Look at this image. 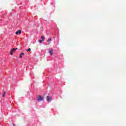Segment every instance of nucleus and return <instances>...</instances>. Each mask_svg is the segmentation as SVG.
Segmentation results:
<instances>
[{"label":"nucleus","mask_w":126,"mask_h":126,"mask_svg":"<svg viewBox=\"0 0 126 126\" xmlns=\"http://www.w3.org/2000/svg\"><path fill=\"white\" fill-rule=\"evenodd\" d=\"M41 39H42V41H45V37L41 36Z\"/></svg>","instance_id":"nucleus-9"},{"label":"nucleus","mask_w":126,"mask_h":126,"mask_svg":"<svg viewBox=\"0 0 126 126\" xmlns=\"http://www.w3.org/2000/svg\"><path fill=\"white\" fill-rule=\"evenodd\" d=\"M13 126H16V125H15V124H13Z\"/></svg>","instance_id":"nucleus-12"},{"label":"nucleus","mask_w":126,"mask_h":126,"mask_svg":"<svg viewBox=\"0 0 126 126\" xmlns=\"http://www.w3.org/2000/svg\"><path fill=\"white\" fill-rule=\"evenodd\" d=\"M16 50H18V48H13L11 50V51L10 52V54L11 55V56H12V55H13V53H14V52H15V51H16Z\"/></svg>","instance_id":"nucleus-1"},{"label":"nucleus","mask_w":126,"mask_h":126,"mask_svg":"<svg viewBox=\"0 0 126 126\" xmlns=\"http://www.w3.org/2000/svg\"><path fill=\"white\" fill-rule=\"evenodd\" d=\"M52 96H47V101L48 102H50V101H52Z\"/></svg>","instance_id":"nucleus-4"},{"label":"nucleus","mask_w":126,"mask_h":126,"mask_svg":"<svg viewBox=\"0 0 126 126\" xmlns=\"http://www.w3.org/2000/svg\"><path fill=\"white\" fill-rule=\"evenodd\" d=\"M49 52V54L51 56H53V55H54V50L53 49H50Z\"/></svg>","instance_id":"nucleus-2"},{"label":"nucleus","mask_w":126,"mask_h":126,"mask_svg":"<svg viewBox=\"0 0 126 126\" xmlns=\"http://www.w3.org/2000/svg\"><path fill=\"white\" fill-rule=\"evenodd\" d=\"M38 42L39 43H42V40H39Z\"/></svg>","instance_id":"nucleus-11"},{"label":"nucleus","mask_w":126,"mask_h":126,"mask_svg":"<svg viewBox=\"0 0 126 126\" xmlns=\"http://www.w3.org/2000/svg\"><path fill=\"white\" fill-rule=\"evenodd\" d=\"M27 52H30L31 51V48H29L28 50H26Z\"/></svg>","instance_id":"nucleus-10"},{"label":"nucleus","mask_w":126,"mask_h":126,"mask_svg":"<svg viewBox=\"0 0 126 126\" xmlns=\"http://www.w3.org/2000/svg\"><path fill=\"white\" fill-rule=\"evenodd\" d=\"M15 34L16 35H18V34H21V30H18V31L16 32Z\"/></svg>","instance_id":"nucleus-5"},{"label":"nucleus","mask_w":126,"mask_h":126,"mask_svg":"<svg viewBox=\"0 0 126 126\" xmlns=\"http://www.w3.org/2000/svg\"><path fill=\"white\" fill-rule=\"evenodd\" d=\"M6 93H5V92H4L3 94H2V97H3L4 98L5 97V94Z\"/></svg>","instance_id":"nucleus-8"},{"label":"nucleus","mask_w":126,"mask_h":126,"mask_svg":"<svg viewBox=\"0 0 126 126\" xmlns=\"http://www.w3.org/2000/svg\"><path fill=\"white\" fill-rule=\"evenodd\" d=\"M51 41H52V38H49L47 40V42H48L49 44H51Z\"/></svg>","instance_id":"nucleus-7"},{"label":"nucleus","mask_w":126,"mask_h":126,"mask_svg":"<svg viewBox=\"0 0 126 126\" xmlns=\"http://www.w3.org/2000/svg\"><path fill=\"white\" fill-rule=\"evenodd\" d=\"M24 56V53H21L20 54L19 58H21V59H22V58H23V56Z\"/></svg>","instance_id":"nucleus-6"},{"label":"nucleus","mask_w":126,"mask_h":126,"mask_svg":"<svg viewBox=\"0 0 126 126\" xmlns=\"http://www.w3.org/2000/svg\"><path fill=\"white\" fill-rule=\"evenodd\" d=\"M44 98H43V97H42L41 96H39L38 98H37V100L40 101H43V99Z\"/></svg>","instance_id":"nucleus-3"}]
</instances>
